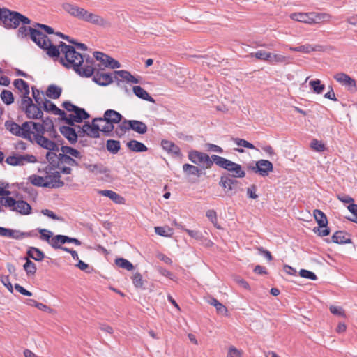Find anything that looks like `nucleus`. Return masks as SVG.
Returning <instances> with one entry per match:
<instances>
[{"label":"nucleus","mask_w":357,"mask_h":357,"mask_svg":"<svg viewBox=\"0 0 357 357\" xmlns=\"http://www.w3.org/2000/svg\"><path fill=\"white\" fill-rule=\"evenodd\" d=\"M40 38L36 44L45 50L50 57H59L60 53L63 54L64 56L60 58L61 63L67 68L73 69L81 77H90L95 73L94 60L89 55H82L74 47L63 42L57 47L44 33Z\"/></svg>","instance_id":"nucleus-1"},{"label":"nucleus","mask_w":357,"mask_h":357,"mask_svg":"<svg viewBox=\"0 0 357 357\" xmlns=\"http://www.w3.org/2000/svg\"><path fill=\"white\" fill-rule=\"evenodd\" d=\"M45 131L36 136L35 142L41 148L47 150L46 153V159L50 165L57 169L60 161L59 146L62 144L63 139L55 129L52 121L47 123Z\"/></svg>","instance_id":"nucleus-2"},{"label":"nucleus","mask_w":357,"mask_h":357,"mask_svg":"<svg viewBox=\"0 0 357 357\" xmlns=\"http://www.w3.org/2000/svg\"><path fill=\"white\" fill-rule=\"evenodd\" d=\"M5 126L13 135L21 137L31 143H34L38 134L40 135L43 131H45L46 124L26 121L20 126L13 121H6Z\"/></svg>","instance_id":"nucleus-3"},{"label":"nucleus","mask_w":357,"mask_h":357,"mask_svg":"<svg viewBox=\"0 0 357 357\" xmlns=\"http://www.w3.org/2000/svg\"><path fill=\"white\" fill-rule=\"evenodd\" d=\"M126 81L128 83L138 84L139 79L130 74V72L124 70H115L113 73L97 72L93 77V81L100 86H106L112 84L114 81L116 82L118 86H121V81Z\"/></svg>","instance_id":"nucleus-4"},{"label":"nucleus","mask_w":357,"mask_h":357,"mask_svg":"<svg viewBox=\"0 0 357 357\" xmlns=\"http://www.w3.org/2000/svg\"><path fill=\"white\" fill-rule=\"evenodd\" d=\"M20 23L22 24H29L31 20L18 12L2 8L0 13V24L5 28L16 29Z\"/></svg>","instance_id":"nucleus-5"},{"label":"nucleus","mask_w":357,"mask_h":357,"mask_svg":"<svg viewBox=\"0 0 357 357\" xmlns=\"http://www.w3.org/2000/svg\"><path fill=\"white\" fill-rule=\"evenodd\" d=\"M1 206H3L10 211L16 212L22 215H27L31 213V206L26 201L15 199L11 197H0Z\"/></svg>","instance_id":"nucleus-6"},{"label":"nucleus","mask_w":357,"mask_h":357,"mask_svg":"<svg viewBox=\"0 0 357 357\" xmlns=\"http://www.w3.org/2000/svg\"><path fill=\"white\" fill-rule=\"evenodd\" d=\"M40 106L33 104L30 97H22L21 98V107L29 119H39L43 117V113Z\"/></svg>","instance_id":"nucleus-7"},{"label":"nucleus","mask_w":357,"mask_h":357,"mask_svg":"<svg viewBox=\"0 0 357 357\" xmlns=\"http://www.w3.org/2000/svg\"><path fill=\"white\" fill-rule=\"evenodd\" d=\"M82 20L103 29H108L112 26L111 22L108 20L96 13L89 12L86 9Z\"/></svg>","instance_id":"nucleus-8"},{"label":"nucleus","mask_w":357,"mask_h":357,"mask_svg":"<svg viewBox=\"0 0 357 357\" xmlns=\"http://www.w3.org/2000/svg\"><path fill=\"white\" fill-rule=\"evenodd\" d=\"M188 159L194 164L201 165L206 169L213 166L211 157L208 154L198 151H190L188 153Z\"/></svg>","instance_id":"nucleus-9"},{"label":"nucleus","mask_w":357,"mask_h":357,"mask_svg":"<svg viewBox=\"0 0 357 357\" xmlns=\"http://www.w3.org/2000/svg\"><path fill=\"white\" fill-rule=\"evenodd\" d=\"M238 181L230 174H224L221 176L219 185L224 190L226 195L231 196L236 192Z\"/></svg>","instance_id":"nucleus-10"},{"label":"nucleus","mask_w":357,"mask_h":357,"mask_svg":"<svg viewBox=\"0 0 357 357\" xmlns=\"http://www.w3.org/2000/svg\"><path fill=\"white\" fill-rule=\"evenodd\" d=\"M36 161V156L30 154H13L6 159V162L12 166H23L28 163H35Z\"/></svg>","instance_id":"nucleus-11"},{"label":"nucleus","mask_w":357,"mask_h":357,"mask_svg":"<svg viewBox=\"0 0 357 357\" xmlns=\"http://www.w3.org/2000/svg\"><path fill=\"white\" fill-rule=\"evenodd\" d=\"M77 166H79V163L75 158H73L66 154H60V161L57 169H59L62 174H71V167Z\"/></svg>","instance_id":"nucleus-12"},{"label":"nucleus","mask_w":357,"mask_h":357,"mask_svg":"<svg viewBox=\"0 0 357 357\" xmlns=\"http://www.w3.org/2000/svg\"><path fill=\"white\" fill-rule=\"evenodd\" d=\"M26 24H22L21 26L18 31H17V36L20 38H24L27 37L28 36H30L31 39L36 43V42L40 39L43 34V33L38 30V29H36V27H30V26H26Z\"/></svg>","instance_id":"nucleus-13"},{"label":"nucleus","mask_w":357,"mask_h":357,"mask_svg":"<svg viewBox=\"0 0 357 357\" xmlns=\"http://www.w3.org/2000/svg\"><path fill=\"white\" fill-rule=\"evenodd\" d=\"M93 56L97 61H100L106 68L116 69L121 67V64L118 61L102 52H94Z\"/></svg>","instance_id":"nucleus-14"},{"label":"nucleus","mask_w":357,"mask_h":357,"mask_svg":"<svg viewBox=\"0 0 357 357\" xmlns=\"http://www.w3.org/2000/svg\"><path fill=\"white\" fill-rule=\"evenodd\" d=\"M61 172L55 170L52 172H47L45 176L46 188H60L63 186L64 183L61 180Z\"/></svg>","instance_id":"nucleus-15"},{"label":"nucleus","mask_w":357,"mask_h":357,"mask_svg":"<svg viewBox=\"0 0 357 357\" xmlns=\"http://www.w3.org/2000/svg\"><path fill=\"white\" fill-rule=\"evenodd\" d=\"M250 169L261 176H266L273 171V166L269 160H259L256 162L255 166L251 167Z\"/></svg>","instance_id":"nucleus-16"},{"label":"nucleus","mask_w":357,"mask_h":357,"mask_svg":"<svg viewBox=\"0 0 357 357\" xmlns=\"http://www.w3.org/2000/svg\"><path fill=\"white\" fill-rule=\"evenodd\" d=\"M334 79L342 86L348 87L351 91H355L356 84L355 79L344 73H338L334 75Z\"/></svg>","instance_id":"nucleus-17"},{"label":"nucleus","mask_w":357,"mask_h":357,"mask_svg":"<svg viewBox=\"0 0 357 357\" xmlns=\"http://www.w3.org/2000/svg\"><path fill=\"white\" fill-rule=\"evenodd\" d=\"M77 128L78 132H80V136L86 134L93 138L99 137L98 128H97L94 120H93L92 124L86 123L82 128L80 126H77Z\"/></svg>","instance_id":"nucleus-18"},{"label":"nucleus","mask_w":357,"mask_h":357,"mask_svg":"<svg viewBox=\"0 0 357 357\" xmlns=\"http://www.w3.org/2000/svg\"><path fill=\"white\" fill-rule=\"evenodd\" d=\"M162 149L174 158L182 156L180 148L174 142L163 139L161 142Z\"/></svg>","instance_id":"nucleus-19"},{"label":"nucleus","mask_w":357,"mask_h":357,"mask_svg":"<svg viewBox=\"0 0 357 357\" xmlns=\"http://www.w3.org/2000/svg\"><path fill=\"white\" fill-rule=\"evenodd\" d=\"M60 132L70 144H75L77 141V137L80 136V132H78V130L76 132L75 128L70 126H61Z\"/></svg>","instance_id":"nucleus-20"},{"label":"nucleus","mask_w":357,"mask_h":357,"mask_svg":"<svg viewBox=\"0 0 357 357\" xmlns=\"http://www.w3.org/2000/svg\"><path fill=\"white\" fill-rule=\"evenodd\" d=\"M289 50L293 52H300L305 54L312 52H321L324 50V47L319 45L305 44L297 47H290Z\"/></svg>","instance_id":"nucleus-21"},{"label":"nucleus","mask_w":357,"mask_h":357,"mask_svg":"<svg viewBox=\"0 0 357 357\" xmlns=\"http://www.w3.org/2000/svg\"><path fill=\"white\" fill-rule=\"evenodd\" d=\"M225 169L231 172L232 176L234 178H243L245 176V172L242 169L239 164L235 163L231 160H227V167Z\"/></svg>","instance_id":"nucleus-22"},{"label":"nucleus","mask_w":357,"mask_h":357,"mask_svg":"<svg viewBox=\"0 0 357 357\" xmlns=\"http://www.w3.org/2000/svg\"><path fill=\"white\" fill-rule=\"evenodd\" d=\"M63 8L71 16L82 20L85 9L71 3H63Z\"/></svg>","instance_id":"nucleus-23"},{"label":"nucleus","mask_w":357,"mask_h":357,"mask_svg":"<svg viewBox=\"0 0 357 357\" xmlns=\"http://www.w3.org/2000/svg\"><path fill=\"white\" fill-rule=\"evenodd\" d=\"M0 236L14 239H21L23 237L29 236V234L27 233L20 232L17 230L0 227Z\"/></svg>","instance_id":"nucleus-24"},{"label":"nucleus","mask_w":357,"mask_h":357,"mask_svg":"<svg viewBox=\"0 0 357 357\" xmlns=\"http://www.w3.org/2000/svg\"><path fill=\"white\" fill-rule=\"evenodd\" d=\"M93 120L96 124L97 128H98V132L101 131L105 133H109L114 128V125L109 123L105 116L102 118H96Z\"/></svg>","instance_id":"nucleus-25"},{"label":"nucleus","mask_w":357,"mask_h":357,"mask_svg":"<svg viewBox=\"0 0 357 357\" xmlns=\"http://www.w3.org/2000/svg\"><path fill=\"white\" fill-rule=\"evenodd\" d=\"M82 167L96 175L105 174L108 172L107 168L101 163L89 164L85 162L82 164Z\"/></svg>","instance_id":"nucleus-26"},{"label":"nucleus","mask_w":357,"mask_h":357,"mask_svg":"<svg viewBox=\"0 0 357 357\" xmlns=\"http://www.w3.org/2000/svg\"><path fill=\"white\" fill-rule=\"evenodd\" d=\"M43 109L46 112H51L54 115H59L61 119L66 116V112L56 107L55 104L49 100H45L43 105Z\"/></svg>","instance_id":"nucleus-27"},{"label":"nucleus","mask_w":357,"mask_h":357,"mask_svg":"<svg viewBox=\"0 0 357 357\" xmlns=\"http://www.w3.org/2000/svg\"><path fill=\"white\" fill-rule=\"evenodd\" d=\"M98 193L109 198L115 204H123L125 202V199L114 191L110 190H98Z\"/></svg>","instance_id":"nucleus-28"},{"label":"nucleus","mask_w":357,"mask_h":357,"mask_svg":"<svg viewBox=\"0 0 357 357\" xmlns=\"http://www.w3.org/2000/svg\"><path fill=\"white\" fill-rule=\"evenodd\" d=\"M312 25L316 24L328 23L331 21L332 16L326 13L312 12Z\"/></svg>","instance_id":"nucleus-29"},{"label":"nucleus","mask_w":357,"mask_h":357,"mask_svg":"<svg viewBox=\"0 0 357 357\" xmlns=\"http://www.w3.org/2000/svg\"><path fill=\"white\" fill-rule=\"evenodd\" d=\"M312 12L294 13L290 15V18L294 21L312 25Z\"/></svg>","instance_id":"nucleus-30"},{"label":"nucleus","mask_w":357,"mask_h":357,"mask_svg":"<svg viewBox=\"0 0 357 357\" xmlns=\"http://www.w3.org/2000/svg\"><path fill=\"white\" fill-rule=\"evenodd\" d=\"M332 242L337 244H344L350 243L351 241L348 234L343 231H337L333 235Z\"/></svg>","instance_id":"nucleus-31"},{"label":"nucleus","mask_w":357,"mask_h":357,"mask_svg":"<svg viewBox=\"0 0 357 357\" xmlns=\"http://www.w3.org/2000/svg\"><path fill=\"white\" fill-rule=\"evenodd\" d=\"M133 93L138 98L149 101L152 103H155V101L153 97H151L149 93L144 90L142 86H133Z\"/></svg>","instance_id":"nucleus-32"},{"label":"nucleus","mask_w":357,"mask_h":357,"mask_svg":"<svg viewBox=\"0 0 357 357\" xmlns=\"http://www.w3.org/2000/svg\"><path fill=\"white\" fill-rule=\"evenodd\" d=\"M128 127L139 134H144L147 131V126L142 121L132 120L128 121Z\"/></svg>","instance_id":"nucleus-33"},{"label":"nucleus","mask_w":357,"mask_h":357,"mask_svg":"<svg viewBox=\"0 0 357 357\" xmlns=\"http://www.w3.org/2000/svg\"><path fill=\"white\" fill-rule=\"evenodd\" d=\"M291 57L286 56L280 54H275L270 52V57L268 62L271 64L275 65L278 63H290Z\"/></svg>","instance_id":"nucleus-34"},{"label":"nucleus","mask_w":357,"mask_h":357,"mask_svg":"<svg viewBox=\"0 0 357 357\" xmlns=\"http://www.w3.org/2000/svg\"><path fill=\"white\" fill-rule=\"evenodd\" d=\"M104 116L112 125H114V123H119L122 119V115L118 112L113 109L106 110L104 114Z\"/></svg>","instance_id":"nucleus-35"},{"label":"nucleus","mask_w":357,"mask_h":357,"mask_svg":"<svg viewBox=\"0 0 357 357\" xmlns=\"http://www.w3.org/2000/svg\"><path fill=\"white\" fill-rule=\"evenodd\" d=\"M13 85L20 91L24 93L22 97H29V86L24 80L22 79H17L14 81Z\"/></svg>","instance_id":"nucleus-36"},{"label":"nucleus","mask_w":357,"mask_h":357,"mask_svg":"<svg viewBox=\"0 0 357 357\" xmlns=\"http://www.w3.org/2000/svg\"><path fill=\"white\" fill-rule=\"evenodd\" d=\"M26 254L28 257L38 261H41L45 257L43 252L35 247H30L28 249Z\"/></svg>","instance_id":"nucleus-37"},{"label":"nucleus","mask_w":357,"mask_h":357,"mask_svg":"<svg viewBox=\"0 0 357 357\" xmlns=\"http://www.w3.org/2000/svg\"><path fill=\"white\" fill-rule=\"evenodd\" d=\"M127 146L134 152H144L147 151V147L142 142L132 139L127 143Z\"/></svg>","instance_id":"nucleus-38"},{"label":"nucleus","mask_w":357,"mask_h":357,"mask_svg":"<svg viewBox=\"0 0 357 357\" xmlns=\"http://www.w3.org/2000/svg\"><path fill=\"white\" fill-rule=\"evenodd\" d=\"M62 92L61 87L54 84L50 85L46 91V96L50 98L57 99L60 97Z\"/></svg>","instance_id":"nucleus-39"},{"label":"nucleus","mask_w":357,"mask_h":357,"mask_svg":"<svg viewBox=\"0 0 357 357\" xmlns=\"http://www.w3.org/2000/svg\"><path fill=\"white\" fill-rule=\"evenodd\" d=\"M61 151H62L61 154H66L75 158L81 159L82 157L80 151L70 146H62Z\"/></svg>","instance_id":"nucleus-40"},{"label":"nucleus","mask_w":357,"mask_h":357,"mask_svg":"<svg viewBox=\"0 0 357 357\" xmlns=\"http://www.w3.org/2000/svg\"><path fill=\"white\" fill-rule=\"evenodd\" d=\"M314 217L320 227H326V226H327V218L321 211L315 209L314 211Z\"/></svg>","instance_id":"nucleus-41"},{"label":"nucleus","mask_w":357,"mask_h":357,"mask_svg":"<svg viewBox=\"0 0 357 357\" xmlns=\"http://www.w3.org/2000/svg\"><path fill=\"white\" fill-rule=\"evenodd\" d=\"M209 304L214 306L217 310V312L218 314H222V315H227V307L223 305L221 303H220L216 298H211L208 301Z\"/></svg>","instance_id":"nucleus-42"},{"label":"nucleus","mask_w":357,"mask_h":357,"mask_svg":"<svg viewBox=\"0 0 357 357\" xmlns=\"http://www.w3.org/2000/svg\"><path fill=\"white\" fill-rule=\"evenodd\" d=\"M65 243L64 235H56L50 241V245L54 249H59L61 245Z\"/></svg>","instance_id":"nucleus-43"},{"label":"nucleus","mask_w":357,"mask_h":357,"mask_svg":"<svg viewBox=\"0 0 357 357\" xmlns=\"http://www.w3.org/2000/svg\"><path fill=\"white\" fill-rule=\"evenodd\" d=\"M106 146L109 152L112 154H116L120 150L121 144L119 141L109 139L107 141Z\"/></svg>","instance_id":"nucleus-44"},{"label":"nucleus","mask_w":357,"mask_h":357,"mask_svg":"<svg viewBox=\"0 0 357 357\" xmlns=\"http://www.w3.org/2000/svg\"><path fill=\"white\" fill-rule=\"evenodd\" d=\"M74 118H75V122H82L83 120L86 119L89 117V114L82 108L77 107L74 110Z\"/></svg>","instance_id":"nucleus-45"},{"label":"nucleus","mask_w":357,"mask_h":357,"mask_svg":"<svg viewBox=\"0 0 357 357\" xmlns=\"http://www.w3.org/2000/svg\"><path fill=\"white\" fill-rule=\"evenodd\" d=\"M28 180L36 186L46 187L45 176H40L38 175H31Z\"/></svg>","instance_id":"nucleus-46"},{"label":"nucleus","mask_w":357,"mask_h":357,"mask_svg":"<svg viewBox=\"0 0 357 357\" xmlns=\"http://www.w3.org/2000/svg\"><path fill=\"white\" fill-rule=\"evenodd\" d=\"M309 85L312 89L314 93L321 94L325 89V85L321 84L319 79L311 80Z\"/></svg>","instance_id":"nucleus-47"},{"label":"nucleus","mask_w":357,"mask_h":357,"mask_svg":"<svg viewBox=\"0 0 357 357\" xmlns=\"http://www.w3.org/2000/svg\"><path fill=\"white\" fill-rule=\"evenodd\" d=\"M176 225L178 229H181L185 231L191 238H193L197 240H201L203 238V236L199 231L190 230V229H186L181 224L176 223Z\"/></svg>","instance_id":"nucleus-48"},{"label":"nucleus","mask_w":357,"mask_h":357,"mask_svg":"<svg viewBox=\"0 0 357 357\" xmlns=\"http://www.w3.org/2000/svg\"><path fill=\"white\" fill-rule=\"evenodd\" d=\"M32 96L34 98L35 102L38 105H43V102H45V100H47L44 97L43 93L42 91H40L35 87H32Z\"/></svg>","instance_id":"nucleus-49"},{"label":"nucleus","mask_w":357,"mask_h":357,"mask_svg":"<svg viewBox=\"0 0 357 357\" xmlns=\"http://www.w3.org/2000/svg\"><path fill=\"white\" fill-rule=\"evenodd\" d=\"M115 264L119 267L124 268L127 271H132L134 268L132 264L124 258L116 259Z\"/></svg>","instance_id":"nucleus-50"},{"label":"nucleus","mask_w":357,"mask_h":357,"mask_svg":"<svg viewBox=\"0 0 357 357\" xmlns=\"http://www.w3.org/2000/svg\"><path fill=\"white\" fill-rule=\"evenodd\" d=\"M183 171L188 175L199 176L200 173V169L197 166L190 164H184Z\"/></svg>","instance_id":"nucleus-51"},{"label":"nucleus","mask_w":357,"mask_h":357,"mask_svg":"<svg viewBox=\"0 0 357 357\" xmlns=\"http://www.w3.org/2000/svg\"><path fill=\"white\" fill-rule=\"evenodd\" d=\"M26 261L24 264L23 268L28 275H33L36 273L37 268L36 264L29 258H26Z\"/></svg>","instance_id":"nucleus-52"},{"label":"nucleus","mask_w":357,"mask_h":357,"mask_svg":"<svg viewBox=\"0 0 357 357\" xmlns=\"http://www.w3.org/2000/svg\"><path fill=\"white\" fill-rule=\"evenodd\" d=\"M2 101L6 105H10L14 102V97L11 91L3 90L1 93Z\"/></svg>","instance_id":"nucleus-53"},{"label":"nucleus","mask_w":357,"mask_h":357,"mask_svg":"<svg viewBox=\"0 0 357 357\" xmlns=\"http://www.w3.org/2000/svg\"><path fill=\"white\" fill-rule=\"evenodd\" d=\"M227 159L217 155H211V161H213V164L215 163L218 167H222L223 169H225V167H227Z\"/></svg>","instance_id":"nucleus-54"},{"label":"nucleus","mask_w":357,"mask_h":357,"mask_svg":"<svg viewBox=\"0 0 357 357\" xmlns=\"http://www.w3.org/2000/svg\"><path fill=\"white\" fill-rule=\"evenodd\" d=\"M250 56H255L257 59L268 61L270 57V52L265 50H259L257 52L251 53Z\"/></svg>","instance_id":"nucleus-55"},{"label":"nucleus","mask_w":357,"mask_h":357,"mask_svg":"<svg viewBox=\"0 0 357 357\" xmlns=\"http://www.w3.org/2000/svg\"><path fill=\"white\" fill-rule=\"evenodd\" d=\"M38 232L40 234V238L42 241H46L48 243H50V241H51L52 238L53 233L51 231L47 230L46 229H38Z\"/></svg>","instance_id":"nucleus-56"},{"label":"nucleus","mask_w":357,"mask_h":357,"mask_svg":"<svg viewBox=\"0 0 357 357\" xmlns=\"http://www.w3.org/2000/svg\"><path fill=\"white\" fill-rule=\"evenodd\" d=\"M132 280V283L135 287H137V288H142L143 287L142 275L139 273H138V272L135 273L133 275Z\"/></svg>","instance_id":"nucleus-57"},{"label":"nucleus","mask_w":357,"mask_h":357,"mask_svg":"<svg viewBox=\"0 0 357 357\" xmlns=\"http://www.w3.org/2000/svg\"><path fill=\"white\" fill-rule=\"evenodd\" d=\"M310 146L318 152H322L326 149L324 144L317 139H312L310 142Z\"/></svg>","instance_id":"nucleus-58"},{"label":"nucleus","mask_w":357,"mask_h":357,"mask_svg":"<svg viewBox=\"0 0 357 357\" xmlns=\"http://www.w3.org/2000/svg\"><path fill=\"white\" fill-rule=\"evenodd\" d=\"M234 142H235V144L236 145H238L239 146H243V147L250 149H255V146L252 144H251L249 142H248L245 139H243L235 138V139H234Z\"/></svg>","instance_id":"nucleus-59"},{"label":"nucleus","mask_w":357,"mask_h":357,"mask_svg":"<svg viewBox=\"0 0 357 357\" xmlns=\"http://www.w3.org/2000/svg\"><path fill=\"white\" fill-rule=\"evenodd\" d=\"M299 275L302 278L310 279L312 280H316L317 278V275L313 272L305 269H301L299 272Z\"/></svg>","instance_id":"nucleus-60"},{"label":"nucleus","mask_w":357,"mask_h":357,"mask_svg":"<svg viewBox=\"0 0 357 357\" xmlns=\"http://www.w3.org/2000/svg\"><path fill=\"white\" fill-rule=\"evenodd\" d=\"M242 352L234 346H231L228 349L227 357H241Z\"/></svg>","instance_id":"nucleus-61"},{"label":"nucleus","mask_w":357,"mask_h":357,"mask_svg":"<svg viewBox=\"0 0 357 357\" xmlns=\"http://www.w3.org/2000/svg\"><path fill=\"white\" fill-rule=\"evenodd\" d=\"M314 233L318 234L320 236H326L330 234V229L326 226V227H314L313 229Z\"/></svg>","instance_id":"nucleus-62"},{"label":"nucleus","mask_w":357,"mask_h":357,"mask_svg":"<svg viewBox=\"0 0 357 357\" xmlns=\"http://www.w3.org/2000/svg\"><path fill=\"white\" fill-rule=\"evenodd\" d=\"M206 216L216 226L218 219L216 212L214 210H208L206 213Z\"/></svg>","instance_id":"nucleus-63"},{"label":"nucleus","mask_w":357,"mask_h":357,"mask_svg":"<svg viewBox=\"0 0 357 357\" xmlns=\"http://www.w3.org/2000/svg\"><path fill=\"white\" fill-rule=\"evenodd\" d=\"M205 146H206V151H213V152H216V153H222L223 152V149L220 146L215 145V144L208 143V144H206Z\"/></svg>","instance_id":"nucleus-64"}]
</instances>
